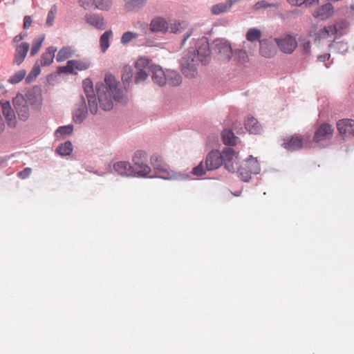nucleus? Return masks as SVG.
<instances>
[{
    "instance_id": "nucleus-54",
    "label": "nucleus",
    "mask_w": 354,
    "mask_h": 354,
    "mask_svg": "<svg viewBox=\"0 0 354 354\" xmlns=\"http://www.w3.org/2000/svg\"><path fill=\"white\" fill-rule=\"evenodd\" d=\"M31 171L32 169L30 167H26L24 170L18 173V176L21 179H25L30 174Z\"/></svg>"
},
{
    "instance_id": "nucleus-1",
    "label": "nucleus",
    "mask_w": 354,
    "mask_h": 354,
    "mask_svg": "<svg viewBox=\"0 0 354 354\" xmlns=\"http://www.w3.org/2000/svg\"><path fill=\"white\" fill-rule=\"evenodd\" d=\"M82 85L88 100L89 111L93 115L98 112V102L103 110L109 111L113 108L115 102H122L126 100V88L111 74H106L104 83L96 84L97 100L90 79L84 80Z\"/></svg>"
},
{
    "instance_id": "nucleus-35",
    "label": "nucleus",
    "mask_w": 354,
    "mask_h": 354,
    "mask_svg": "<svg viewBox=\"0 0 354 354\" xmlns=\"http://www.w3.org/2000/svg\"><path fill=\"white\" fill-rule=\"evenodd\" d=\"M261 35L262 32L259 28H250L245 33V39L250 43H254L257 41L259 42V40H261Z\"/></svg>"
},
{
    "instance_id": "nucleus-14",
    "label": "nucleus",
    "mask_w": 354,
    "mask_h": 354,
    "mask_svg": "<svg viewBox=\"0 0 354 354\" xmlns=\"http://www.w3.org/2000/svg\"><path fill=\"white\" fill-rule=\"evenodd\" d=\"M335 12V8L330 2H326L317 8L312 13V16L319 20L324 21L331 17Z\"/></svg>"
},
{
    "instance_id": "nucleus-40",
    "label": "nucleus",
    "mask_w": 354,
    "mask_h": 354,
    "mask_svg": "<svg viewBox=\"0 0 354 354\" xmlns=\"http://www.w3.org/2000/svg\"><path fill=\"white\" fill-rule=\"evenodd\" d=\"M45 39V35H41L39 36L37 38L34 39L32 44V48L30 49V56L33 57L35 56L40 50L42 44Z\"/></svg>"
},
{
    "instance_id": "nucleus-47",
    "label": "nucleus",
    "mask_w": 354,
    "mask_h": 354,
    "mask_svg": "<svg viewBox=\"0 0 354 354\" xmlns=\"http://www.w3.org/2000/svg\"><path fill=\"white\" fill-rule=\"evenodd\" d=\"M40 64H38V62L35 64L32 71L30 72L28 75L26 77V82H30L32 80L36 78L37 75L40 73Z\"/></svg>"
},
{
    "instance_id": "nucleus-59",
    "label": "nucleus",
    "mask_w": 354,
    "mask_h": 354,
    "mask_svg": "<svg viewBox=\"0 0 354 354\" xmlns=\"http://www.w3.org/2000/svg\"><path fill=\"white\" fill-rule=\"evenodd\" d=\"M330 57V55L329 53H326L324 55L318 56V59L320 62H324L326 60H328Z\"/></svg>"
},
{
    "instance_id": "nucleus-48",
    "label": "nucleus",
    "mask_w": 354,
    "mask_h": 354,
    "mask_svg": "<svg viewBox=\"0 0 354 354\" xmlns=\"http://www.w3.org/2000/svg\"><path fill=\"white\" fill-rule=\"evenodd\" d=\"M74 66L75 64H73V61L69 60L66 62V64L65 66L59 67L58 71L59 73L71 74L73 73L74 70L75 69Z\"/></svg>"
},
{
    "instance_id": "nucleus-60",
    "label": "nucleus",
    "mask_w": 354,
    "mask_h": 354,
    "mask_svg": "<svg viewBox=\"0 0 354 354\" xmlns=\"http://www.w3.org/2000/svg\"><path fill=\"white\" fill-rule=\"evenodd\" d=\"M191 32L187 33L186 37L183 40V44H185L186 40L190 37Z\"/></svg>"
},
{
    "instance_id": "nucleus-25",
    "label": "nucleus",
    "mask_w": 354,
    "mask_h": 354,
    "mask_svg": "<svg viewBox=\"0 0 354 354\" xmlns=\"http://www.w3.org/2000/svg\"><path fill=\"white\" fill-rule=\"evenodd\" d=\"M243 47L244 49L234 50L232 55V56H234V60L240 64H243L248 61V55L246 49L250 48V45L246 41H243Z\"/></svg>"
},
{
    "instance_id": "nucleus-3",
    "label": "nucleus",
    "mask_w": 354,
    "mask_h": 354,
    "mask_svg": "<svg viewBox=\"0 0 354 354\" xmlns=\"http://www.w3.org/2000/svg\"><path fill=\"white\" fill-rule=\"evenodd\" d=\"M237 171L241 179L244 182H248L251 179L252 174L260 173L261 167L257 159L252 156H249L240 164Z\"/></svg>"
},
{
    "instance_id": "nucleus-4",
    "label": "nucleus",
    "mask_w": 354,
    "mask_h": 354,
    "mask_svg": "<svg viewBox=\"0 0 354 354\" xmlns=\"http://www.w3.org/2000/svg\"><path fill=\"white\" fill-rule=\"evenodd\" d=\"M211 50L217 58L223 62L231 59L233 50L231 44L225 39H216L211 44Z\"/></svg>"
},
{
    "instance_id": "nucleus-13",
    "label": "nucleus",
    "mask_w": 354,
    "mask_h": 354,
    "mask_svg": "<svg viewBox=\"0 0 354 354\" xmlns=\"http://www.w3.org/2000/svg\"><path fill=\"white\" fill-rule=\"evenodd\" d=\"M26 102L33 109H39L42 104L41 90L39 86L29 89L24 95Z\"/></svg>"
},
{
    "instance_id": "nucleus-39",
    "label": "nucleus",
    "mask_w": 354,
    "mask_h": 354,
    "mask_svg": "<svg viewBox=\"0 0 354 354\" xmlns=\"http://www.w3.org/2000/svg\"><path fill=\"white\" fill-rule=\"evenodd\" d=\"M147 3V0H130L127 2L126 7L129 11H138Z\"/></svg>"
},
{
    "instance_id": "nucleus-43",
    "label": "nucleus",
    "mask_w": 354,
    "mask_h": 354,
    "mask_svg": "<svg viewBox=\"0 0 354 354\" xmlns=\"http://www.w3.org/2000/svg\"><path fill=\"white\" fill-rule=\"evenodd\" d=\"M138 37V34L132 31L124 32L121 37V44L127 45Z\"/></svg>"
},
{
    "instance_id": "nucleus-24",
    "label": "nucleus",
    "mask_w": 354,
    "mask_h": 354,
    "mask_svg": "<svg viewBox=\"0 0 354 354\" xmlns=\"http://www.w3.org/2000/svg\"><path fill=\"white\" fill-rule=\"evenodd\" d=\"M57 51V48L55 46L48 47L45 52L41 56V59L39 61L41 66H46L50 65L55 57V53Z\"/></svg>"
},
{
    "instance_id": "nucleus-33",
    "label": "nucleus",
    "mask_w": 354,
    "mask_h": 354,
    "mask_svg": "<svg viewBox=\"0 0 354 354\" xmlns=\"http://www.w3.org/2000/svg\"><path fill=\"white\" fill-rule=\"evenodd\" d=\"M245 129L252 134H258L261 131V126L253 117L248 118L245 122Z\"/></svg>"
},
{
    "instance_id": "nucleus-53",
    "label": "nucleus",
    "mask_w": 354,
    "mask_h": 354,
    "mask_svg": "<svg viewBox=\"0 0 354 354\" xmlns=\"http://www.w3.org/2000/svg\"><path fill=\"white\" fill-rule=\"evenodd\" d=\"M78 2L80 6L85 10L88 9L92 3L94 5V0H79Z\"/></svg>"
},
{
    "instance_id": "nucleus-18",
    "label": "nucleus",
    "mask_w": 354,
    "mask_h": 354,
    "mask_svg": "<svg viewBox=\"0 0 354 354\" xmlns=\"http://www.w3.org/2000/svg\"><path fill=\"white\" fill-rule=\"evenodd\" d=\"M2 113L5 117L8 127L14 128L17 124V118L15 111L12 109L9 101H2L1 102Z\"/></svg>"
},
{
    "instance_id": "nucleus-23",
    "label": "nucleus",
    "mask_w": 354,
    "mask_h": 354,
    "mask_svg": "<svg viewBox=\"0 0 354 354\" xmlns=\"http://www.w3.org/2000/svg\"><path fill=\"white\" fill-rule=\"evenodd\" d=\"M169 30L168 22L162 17H156L150 23V30L152 32H166Z\"/></svg>"
},
{
    "instance_id": "nucleus-27",
    "label": "nucleus",
    "mask_w": 354,
    "mask_h": 354,
    "mask_svg": "<svg viewBox=\"0 0 354 354\" xmlns=\"http://www.w3.org/2000/svg\"><path fill=\"white\" fill-rule=\"evenodd\" d=\"M75 52L76 50L72 46H64L58 51L56 56V61L57 62H62L73 57L75 54Z\"/></svg>"
},
{
    "instance_id": "nucleus-28",
    "label": "nucleus",
    "mask_w": 354,
    "mask_h": 354,
    "mask_svg": "<svg viewBox=\"0 0 354 354\" xmlns=\"http://www.w3.org/2000/svg\"><path fill=\"white\" fill-rule=\"evenodd\" d=\"M232 8V1L227 0L225 2L212 6L211 7V12L212 15H218L229 12Z\"/></svg>"
},
{
    "instance_id": "nucleus-29",
    "label": "nucleus",
    "mask_w": 354,
    "mask_h": 354,
    "mask_svg": "<svg viewBox=\"0 0 354 354\" xmlns=\"http://www.w3.org/2000/svg\"><path fill=\"white\" fill-rule=\"evenodd\" d=\"M302 140L299 137L292 136L283 142V147L288 151H296L302 147Z\"/></svg>"
},
{
    "instance_id": "nucleus-30",
    "label": "nucleus",
    "mask_w": 354,
    "mask_h": 354,
    "mask_svg": "<svg viewBox=\"0 0 354 354\" xmlns=\"http://www.w3.org/2000/svg\"><path fill=\"white\" fill-rule=\"evenodd\" d=\"M147 161L138 162V164H134L133 167L134 169L135 176L137 177H147L151 172L150 167L146 164Z\"/></svg>"
},
{
    "instance_id": "nucleus-8",
    "label": "nucleus",
    "mask_w": 354,
    "mask_h": 354,
    "mask_svg": "<svg viewBox=\"0 0 354 354\" xmlns=\"http://www.w3.org/2000/svg\"><path fill=\"white\" fill-rule=\"evenodd\" d=\"M222 157V162L224 163L225 167L230 172H234L238 170V156L235 151L230 147H225L221 153Z\"/></svg>"
},
{
    "instance_id": "nucleus-19",
    "label": "nucleus",
    "mask_w": 354,
    "mask_h": 354,
    "mask_svg": "<svg viewBox=\"0 0 354 354\" xmlns=\"http://www.w3.org/2000/svg\"><path fill=\"white\" fill-rule=\"evenodd\" d=\"M85 21L93 28L102 30L106 28V23L103 16L97 13H87L84 16Z\"/></svg>"
},
{
    "instance_id": "nucleus-46",
    "label": "nucleus",
    "mask_w": 354,
    "mask_h": 354,
    "mask_svg": "<svg viewBox=\"0 0 354 354\" xmlns=\"http://www.w3.org/2000/svg\"><path fill=\"white\" fill-rule=\"evenodd\" d=\"M330 48L339 53L344 54L347 52L348 46L346 43L339 41L333 43L330 45Z\"/></svg>"
},
{
    "instance_id": "nucleus-5",
    "label": "nucleus",
    "mask_w": 354,
    "mask_h": 354,
    "mask_svg": "<svg viewBox=\"0 0 354 354\" xmlns=\"http://www.w3.org/2000/svg\"><path fill=\"white\" fill-rule=\"evenodd\" d=\"M348 27V23L346 21H341L336 23L333 26L324 27L315 32L310 30L309 35L314 37L315 40H320L322 38H326L328 36H334L336 35H342L343 31L346 30Z\"/></svg>"
},
{
    "instance_id": "nucleus-51",
    "label": "nucleus",
    "mask_w": 354,
    "mask_h": 354,
    "mask_svg": "<svg viewBox=\"0 0 354 354\" xmlns=\"http://www.w3.org/2000/svg\"><path fill=\"white\" fill-rule=\"evenodd\" d=\"M207 169H206V166L203 165V162H201L199 165L193 168L192 174L195 176H202L204 175Z\"/></svg>"
},
{
    "instance_id": "nucleus-16",
    "label": "nucleus",
    "mask_w": 354,
    "mask_h": 354,
    "mask_svg": "<svg viewBox=\"0 0 354 354\" xmlns=\"http://www.w3.org/2000/svg\"><path fill=\"white\" fill-rule=\"evenodd\" d=\"M333 129L331 125L324 123L317 129L314 136V141L319 143L329 140L333 137Z\"/></svg>"
},
{
    "instance_id": "nucleus-61",
    "label": "nucleus",
    "mask_w": 354,
    "mask_h": 354,
    "mask_svg": "<svg viewBox=\"0 0 354 354\" xmlns=\"http://www.w3.org/2000/svg\"><path fill=\"white\" fill-rule=\"evenodd\" d=\"M350 8H351V10H354V5H351Z\"/></svg>"
},
{
    "instance_id": "nucleus-34",
    "label": "nucleus",
    "mask_w": 354,
    "mask_h": 354,
    "mask_svg": "<svg viewBox=\"0 0 354 354\" xmlns=\"http://www.w3.org/2000/svg\"><path fill=\"white\" fill-rule=\"evenodd\" d=\"M221 136L223 142L225 145H235L239 142V138L230 129H224Z\"/></svg>"
},
{
    "instance_id": "nucleus-10",
    "label": "nucleus",
    "mask_w": 354,
    "mask_h": 354,
    "mask_svg": "<svg viewBox=\"0 0 354 354\" xmlns=\"http://www.w3.org/2000/svg\"><path fill=\"white\" fill-rule=\"evenodd\" d=\"M12 103L20 120H26L30 115L28 104L25 100V97L18 93L13 99Z\"/></svg>"
},
{
    "instance_id": "nucleus-22",
    "label": "nucleus",
    "mask_w": 354,
    "mask_h": 354,
    "mask_svg": "<svg viewBox=\"0 0 354 354\" xmlns=\"http://www.w3.org/2000/svg\"><path fill=\"white\" fill-rule=\"evenodd\" d=\"M113 169L121 176L135 177L134 169L129 162H118L113 165Z\"/></svg>"
},
{
    "instance_id": "nucleus-32",
    "label": "nucleus",
    "mask_w": 354,
    "mask_h": 354,
    "mask_svg": "<svg viewBox=\"0 0 354 354\" xmlns=\"http://www.w3.org/2000/svg\"><path fill=\"white\" fill-rule=\"evenodd\" d=\"M113 35L111 30H106L100 37V48L102 53H105L110 46V41Z\"/></svg>"
},
{
    "instance_id": "nucleus-11",
    "label": "nucleus",
    "mask_w": 354,
    "mask_h": 354,
    "mask_svg": "<svg viewBox=\"0 0 354 354\" xmlns=\"http://www.w3.org/2000/svg\"><path fill=\"white\" fill-rule=\"evenodd\" d=\"M88 115V107L84 97H80L79 101L75 104L72 115L73 120L75 124H82Z\"/></svg>"
},
{
    "instance_id": "nucleus-17",
    "label": "nucleus",
    "mask_w": 354,
    "mask_h": 354,
    "mask_svg": "<svg viewBox=\"0 0 354 354\" xmlns=\"http://www.w3.org/2000/svg\"><path fill=\"white\" fill-rule=\"evenodd\" d=\"M206 169L208 171L218 168L222 164V157L219 151L212 150L206 156L205 158Z\"/></svg>"
},
{
    "instance_id": "nucleus-20",
    "label": "nucleus",
    "mask_w": 354,
    "mask_h": 354,
    "mask_svg": "<svg viewBox=\"0 0 354 354\" xmlns=\"http://www.w3.org/2000/svg\"><path fill=\"white\" fill-rule=\"evenodd\" d=\"M150 71V75L155 84L160 86H162L166 84V73L160 66L153 64L151 61Z\"/></svg>"
},
{
    "instance_id": "nucleus-37",
    "label": "nucleus",
    "mask_w": 354,
    "mask_h": 354,
    "mask_svg": "<svg viewBox=\"0 0 354 354\" xmlns=\"http://www.w3.org/2000/svg\"><path fill=\"white\" fill-rule=\"evenodd\" d=\"M280 6L279 3H268L266 0H260L254 4L252 10L254 11H259L261 9H267L268 8H278Z\"/></svg>"
},
{
    "instance_id": "nucleus-50",
    "label": "nucleus",
    "mask_w": 354,
    "mask_h": 354,
    "mask_svg": "<svg viewBox=\"0 0 354 354\" xmlns=\"http://www.w3.org/2000/svg\"><path fill=\"white\" fill-rule=\"evenodd\" d=\"M132 160L134 164H138L140 161H147V153L142 150H138L135 152Z\"/></svg>"
},
{
    "instance_id": "nucleus-7",
    "label": "nucleus",
    "mask_w": 354,
    "mask_h": 354,
    "mask_svg": "<svg viewBox=\"0 0 354 354\" xmlns=\"http://www.w3.org/2000/svg\"><path fill=\"white\" fill-rule=\"evenodd\" d=\"M136 73L134 82L136 84L144 83L151 73V60L147 57H140L135 64Z\"/></svg>"
},
{
    "instance_id": "nucleus-2",
    "label": "nucleus",
    "mask_w": 354,
    "mask_h": 354,
    "mask_svg": "<svg viewBox=\"0 0 354 354\" xmlns=\"http://www.w3.org/2000/svg\"><path fill=\"white\" fill-rule=\"evenodd\" d=\"M151 163L156 174L155 177L164 180H185L189 178L188 174H178L171 170L168 165L162 161V159L153 155L151 157Z\"/></svg>"
},
{
    "instance_id": "nucleus-62",
    "label": "nucleus",
    "mask_w": 354,
    "mask_h": 354,
    "mask_svg": "<svg viewBox=\"0 0 354 354\" xmlns=\"http://www.w3.org/2000/svg\"><path fill=\"white\" fill-rule=\"evenodd\" d=\"M235 196H239L240 195V192H237L234 194Z\"/></svg>"
},
{
    "instance_id": "nucleus-38",
    "label": "nucleus",
    "mask_w": 354,
    "mask_h": 354,
    "mask_svg": "<svg viewBox=\"0 0 354 354\" xmlns=\"http://www.w3.org/2000/svg\"><path fill=\"white\" fill-rule=\"evenodd\" d=\"M169 24V30L171 33H178L187 26V24L184 21H178L176 20L170 21Z\"/></svg>"
},
{
    "instance_id": "nucleus-44",
    "label": "nucleus",
    "mask_w": 354,
    "mask_h": 354,
    "mask_svg": "<svg viewBox=\"0 0 354 354\" xmlns=\"http://www.w3.org/2000/svg\"><path fill=\"white\" fill-rule=\"evenodd\" d=\"M57 13V6L54 4L50 7V10L48 12L47 18H46V25L48 27H51L54 24V20L55 19L56 15Z\"/></svg>"
},
{
    "instance_id": "nucleus-56",
    "label": "nucleus",
    "mask_w": 354,
    "mask_h": 354,
    "mask_svg": "<svg viewBox=\"0 0 354 354\" xmlns=\"http://www.w3.org/2000/svg\"><path fill=\"white\" fill-rule=\"evenodd\" d=\"M27 36V32H21L20 34L16 35L13 39L12 42L15 44H18L20 41L24 39Z\"/></svg>"
},
{
    "instance_id": "nucleus-55",
    "label": "nucleus",
    "mask_w": 354,
    "mask_h": 354,
    "mask_svg": "<svg viewBox=\"0 0 354 354\" xmlns=\"http://www.w3.org/2000/svg\"><path fill=\"white\" fill-rule=\"evenodd\" d=\"M32 18L30 16L26 15L24 18V28L28 29L31 26Z\"/></svg>"
},
{
    "instance_id": "nucleus-41",
    "label": "nucleus",
    "mask_w": 354,
    "mask_h": 354,
    "mask_svg": "<svg viewBox=\"0 0 354 354\" xmlns=\"http://www.w3.org/2000/svg\"><path fill=\"white\" fill-rule=\"evenodd\" d=\"M57 152L62 156H68L73 151L72 143L70 141H66L60 145L56 149Z\"/></svg>"
},
{
    "instance_id": "nucleus-15",
    "label": "nucleus",
    "mask_w": 354,
    "mask_h": 354,
    "mask_svg": "<svg viewBox=\"0 0 354 354\" xmlns=\"http://www.w3.org/2000/svg\"><path fill=\"white\" fill-rule=\"evenodd\" d=\"M274 39H263L259 40V53L265 58H271L277 53Z\"/></svg>"
},
{
    "instance_id": "nucleus-36",
    "label": "nucleus",
    "mask_w": 354,
    "mask_h": 354,
    "mask_svg": "<svg viewBox=\"0 0 354 354\" xmlns=\"http://www.w3.org/2000/svg\"><path fill=\"white\" fill-rule=\"evenodd\" d=\"M113 0H94L95 8L101 11L107 12L111 10Z\"/></svg>"
},
{
    "instance_id": "nucleus-49",
    "label": "nucleus",
    "mask_w": 354,
    "mask_h": 354,
    "mask_svg": "<svg viewBox=\"0 0 354 354\" xmlns=\"http://www.w3.org/2000/svg\"><path fill=\"white\" fill-rule=\"evenodd\" d=\"M73 64H75V68L77 70L79 71H84L88 69L90 66L91 63L88 60L84 59V60H77V59H73Z\"/></svg>"
},
{
    "instance_id": "nucleus-31",
    "label": "nucleus",
    "mask_w": 354,
    "mask_h": 354,
    "mask_svg": "<svg viewBox=\"0 0 354 354\" xmlns=\"http://www.w3.org/2000/svg\"><path fill=\"white\" fill-rule=\"evenodd\" d=\"M166 82L173 86H179L182 83V77L177 71L168 70L166 72Z\"/></svg>"
},
{
    "instance_id": "nucleus-26",
    "label": "nucleus",
    "mask_w": 354,
    "mask_h": 354,
    "mask_svg": "<svg viewBox=\"0 0 354 354\" xmlns=\"http://www.w3.org/2000/svg\"><path fill=\"white\" fill-rule=\"evenodd\" d=\"M354 120L344 119L339 120L337 124V130L341 135L349 136L353 127Z\"/></svg>"
},
{
    "instance_id": "nucleus-45",
    "label": "nucleus",
    "mask_w": 354,
    "mask_h": 354,
    "mask_svg": "<svg viewBox=\"0 0 354 354\" xmlns=\"http://www.w3.org/2000/svg\"><path fill=\"white\" fill-rule=\"evenodd\" d=\"M26 71L25 70H19L10 77L8 82L15 84L20 82L26 76Z\"/></svg>"
},
{
    "instance_id": "nucleus-9",
    "label": "nucleus",
    "mask_w": 354,
    "mask_h": 354,
    "mask_svg": "<svg viewBox=\"0 0 354 354\" xmlns=\"http://www.w3.org/2000/svg\"><path fill=\"white\" fill-rule=\"evenodd\" d=\"M274 41L279 50L286 54L292 53L297 47L296 37L292 35H286L282 38H275Z\"/></svg>"
},
{
    "instance_id": "nucleus-57",
    "label": "nucleus",
    "mask_w": 354,
    "mask_h": 354,
    "mask_svg": "<svg viewBox=\"0 0 354 354\" xmlns=\"http://www.w3.org/2000/svg\"><path fill=\"white\" fill-rule=\"evenodd\" d=\"M304 6L306 8H310L319 3V0H304Z\"/></svg>"
},
{
    "instance_id": "nucleus-12",
    "label": "nucleus",
    "mask_w": 354,
    "mask_h": 354,
    "mask_svg": "<svg viewBox=\"0 0 354 354\" xmlns=\"http://www.w3.org/2000/svg\"><path fill=\"white\" fill-rule=\"evenodd\" d=\"M196 51L198 60L203 64L209 63L211 59V46H209L207 39L202 37L198 41L196 46Z\"/></svg>"
},
{
    "instance_id": "nucleus-6",
    "label": "nucleus",
    "mask_w": 354,
    "mask_h": 354,
    "mask_svg": "<svg viewBox=\"0 0 354 354\" xmlns=\"http://www.w3.org/2000/svg\"><path fill=\"white\" fill-rule=\"evenodd\" d=\"M181 68L183 73L188 78H194L198 74V62L195 59L194 50H189L182 57Z\"/></svg>"
},
{
    "instance_id": "nucleus-52",
    "label": "nucleus",
    "mask_w": 354,
    "mask_h": 354,
    "mask_svg": "<svg viewBox=\"0 0 354 354\" xmlns=\"http://www.w3.org/2000/svg\"><path fill=\"white\" fill-rule=\"evenodd\" d=\"M301 47L304 54H309L310 53L311 44L310 41L304 39L301 42Z\"/></svg>"
},
{
    "instance_id": "nucleus-58",
    "label": "nucleus",
    "mask_w": 354,
    "mask_h": 354,
    "mask_svg": "<svg viewBox=\"0 0 354 354\" xmlns=\"http://www.w3.org/2000/svg\"><path fill=\"white\" fill-rule=\"evenodd\" d=\"M287 2L291 6H301L304 4V0H286Z\"/></svg>"
},
{
    "instance_id": "nucleus-42",
    "label": "nucleus",
    "mask_w": 354,
    "mask_h": 354,
    "mask_svg": "<svg viewBox=\"0 0 354 354\" xmlns=\"http://www.w3.org/2000/svg\"><path fill=\"white\" fill-rule=\"evenodd\" d=\"M73 131V126L72 124L59 127L56 130L55 136L56 138H59L62 136L70 135L71 133H72Z\"/></svg>"
},
{
    "instance_id": "nucleus-21",
    "label": "nucleus",
    "mask_w": 354,
    "mask_h": 354,
    "mask_svg": "<svg viewBox=\"0 0 354 354\" xmlns=\"http://www.w3.org/2000/svg\"><path fill=\"white\" fill-rule=\"evenodd\" d=\"M29 49L30 45L28 42H22L16 45L14 64L17 66L20 65L24 61Z\"/></svg>"
}]
</instances>
